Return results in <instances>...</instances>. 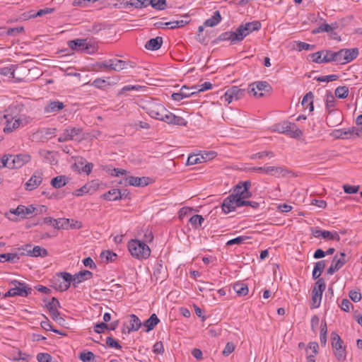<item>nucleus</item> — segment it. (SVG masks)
I'll use <instances>...</instances> for the list:
<instances>
[{
    "instance_id": "obj_9",
    "label": "nucleus",
    "mask_w": 362,
    "mask_h": 362,
    "mask_svg": "<svg viewBox=\"0 0 362 362\" xmlns=\"http://www.w3.org/2000/svg\"><path fill=\"white\" fill-rule=\"evenodd\" d=\"M335 106V98L332 95V92L328 91L326 94V109L327 110L329 115H337V119L335 122H327L329 126L334 127L340 124L342 122L341 115L339 113L334 112V107Z\"/></svg>"
},
{
    "instance_id": "obj_16",
    "label": "nucleus",
    "mask_w": 362,
    "mask_h": 362,
    "mask_svg": "<svg viewBox=\"0 0 362 362\" xmlns=\"http://www.w3.org/2000/svg\"><path fill=\"white\" fill-rule=\"evenodd\" d=\"M148 177L129 176L125 178V185H131L136 187H145L148 184Z\"/></svg>"
},
{
    "instance_id": "obj_45",
    "label": "nucleus",
    "mask_w": 362,
    "mask_h": 362,
    "mask_svg": "<svg viewBox=\"0 0 362 362\" xmlns=\"http://www.w3.org/2000/svg\"><path fill=\"white\" fill-rule=\"evenodd\" d=\"M33 257H46L48 254L47 250L40 246H35L32 249Z\"/></svg>"
},
{
    "instance_id": "obj_3",
    "label": "nucleus",
    "mask_w": 362,
    "mask_h": 362,
    "mask_svg": "<svg viewBox=\"0 0 362 362\" xmlns=\"http://www.w3.org/2000/svg\"><path fill=\"white\" fill-rule=\"evenodd\" d=\"M10 284L13 287L10 288L4 296V298L22 296L27 297L32 292V288L26 283L18 280H12Z\"/></svg>"
},
{
    "instance_id": "obj_33",
    "label": "nucleus",
    "mask_w": 362,
    "mask_h": 362,
    "mask_svg": "<svg viewBox=\"0 0 362 362\" xmlns=\"http://www.w3.org/2000/svg\"><path fill=\"white\" fill-rule=\"evenodd\" d=\"M159 322L160 320L157 315L156 314H152L151 317L144 322V327L147 328L146 332L152 330Z\"/></svg>"
},
{
    "instance_id": "obj_64",
    "label": "nucleus",
    "mask_w": 362,
    "mask_h": 362,
    "mask_svg": "<svg viewBox=\"0 0 362 362\" xmlns=\"http://www.w3.org/2000/svg\"><path fill=\"white\" fill-rule=\"evenodd\" d=\"M23 31L24 28L23 26H20L16 28H8L6 33L8 35L16 36L18 34L23 33Z\"/></svg>"
},
{
    "instance_id": "obj_62",
    "label": "nucleus",
    "mask_w": 362,
    "mask_h": 362,
    "mask_svg": "<svg viewBox=\"0 0 362 362\" xmlns=\"http://www.w3.org/2000/svg\"><path fill=\"white\" fill-rule=\"evenodd\" d=\"M337 28V23H334L332 25H329L327 23H322L320 25V30H321L322 32H330L332 31L334 29Z\"/></svg>"
},
{
    "instance_id": "obj_30",
    "label": "nucleus",
    "mask_w": 362,
    "mask_h": 362,
    "mask_svg": "<svg viewBox=\"0 0 362 362\" xmlns=\"http://www.w3.org/2000/svg\"><path fill=\"white\" fill-rule=\"evenodd\" d=\"M127 62L121 59H110V70L119 71L126 68Z\"/></svg>"
},
{
    "instance_id": "obj_40",
    "label": "nucleus",
    "mask_w": 362,
    "mask_h": 362,
    "mask_svg": "<svg viewBox=\"0 0 362 362\" xmlns=\"http://www.w3.org/2000/svg\"><path fill=\"white\" fill-rule=\"evenodd\" d=\"M335 96L338 98H346L349 95V88L347 86H339L335 89Z\"/></svg>"
},
{
    "instance_id": "obj_47",
    "label": "nucleus",
    "mask_w": 362,
    "mask_h": 362,
    "mask_svg": "<svg viewBox=\"0 0 362 362\" xmlns=\"http://www.w3.org/2000/svg\"><path fill=\"white\" fill-rule=\"evenodd\" d=\"M324 54H325V51L322 50V51H319V52L309 54V57L311 59V60L313 62L321 64V63H324V61H322Z\"/></svg>"
},
{
    "instance_id": "obj_25",
    "label": "nucleus",
    "mask_w": 362,
    "mask_h": 362,
    "mask_svg": "<svg viewBox=\"0 0 362 362\" xmlns=\"http://www.w3.org/2000/svg\"><path fill=\"white\" fill-rule=\"evenodd\" d=\"M358 49H344V57L345 64L349 63L355 59L358 55Z\"/></svg>"
},
{
    "instance_id": "obj_15",
    "label": "nucleus",
    "mask_w": 362,
    "mask_h": 362,
    "mask_svg": "<svg viewBox=\"0 0 362 362\" xmlns=\"http://www.w3.org/2000/svg\"><path fill=\"white\" fill-rule=\"evenodd\" d=\"M36 209V207L33 206V205H29L28 206L19 205L16 209H11L10 212L13 214L21 216L22 218H25L34 214Z\"/></svg>"
},
{
    "instance_id": "obj_37",
    "label": "nucleus",
    "mask_w": 362,
    "mask_h": 362,
    "mask_svg": "<svg viewBox=\"0 0 362 362\" xmlns=\"http://www.w3.org/2000/svg\"><path fill=\"white\" fill-rule=\"evenodd\" d=\"M66 184V177L64 175L57 176L52 179L51 185L53 187L59 189Z\"/></svg>"
},
{
    "instance_id": "obj_49",
    "label": "nucleus",
    "mask_w": 362,
    "mask_h": 362,
    "mask_svg": "<svg viewBox=\"0 0 362 362\" xmlns=\"http://www.w3.org/2000/svg\"><path fill=\"white\" fill-rule=\"evenodd\" d=\"M204 163L203 157L202 156H197V155H191L188 157L187 160V164L188 165H192L197 163Z\"/></svg>"
},
{
    "instance_id": "obj_8",
    "label": "nucleus",
    "mask_w": 362,
    "mask_h": 362,
    "mask_svg": "<svg viewBox=\"0 0 362 362\" xmlns=\"http://www.w3.org/2000/svg\"><path fill=\"white\" fill-rule=\"evenodd\" d=\"M261 28V23L258 21L241 24L238 28L239 38L242 41L246 36L253 31L259 30Z\"/></svg>"
},
{
    "instance_id": "obj_35",
    "label": "nucleus",
    "mask_w": 362,
    "mask_h": 362,
    "mask_svg": "<svg viewBox=\"0 0 362 362\" xmlns=\"http://www.w3.org/2000/svg\"><path fill=\"white\" fill-rule=\"evenodd\" d=\"M312 308H317L320 305L322 293H318L316 288H313L312 291Z\"/></svg>"
},
{
    "instance_id": "obj_53",
    "label": "nucleus",
    "mask_w": 362,
    "mask_h": 362,
    "mask_svg": "<svg viewBox=\"0 0 362 362\" xmlns=\"http://www.w3.org/2000/svg\"><path fill=\"white\" fill-rule=\"evenodd\" d=\"M269 157V158H274V152L272 151H262V152H259V153H255L253 154L251 158L252 159H262L264 157Z\"/></svg>"
},
{
    "instance_id": "obj_23",
    "label": "nucleus",
    "mask_w": 362,
    "mask_h": 362,
    "mask_svg": "<svg viewBox=\"0 0 362 362\" xmlns=\"http://www.w3.org/2000/svg\"><path fill=\"white\" fill-rule=\"evenodd\" d=\"M163 44V38L156 37L149 40L145 45V48L148 50H158Z\"/></svg>"
},
{
    "instance_id": "obj_28",
    "label": "nucleus",
    "mask_w": 362,
    "mask_h": 362,
    "mask_svg": "<svg viewBox=\"0 0 362 362\" xmlns=\"http://www.w3.org/2000/svg\"><path fill=\"white\" fill-rule=\"evenodd\" d=\"M221 19L222 18L220 12L218 11H216L214 12V14L211 18L204 21V25L208 27H214L221 22Z\"/></svg>"
},
{
    "instance_id": "obj_32",
    "label": "nucleus",
    "mask_w": 362,
    "mask_h": 362,
    "mask_svg": "<svg viewBox=\"0 0 362 362\" xmlns=\"http://www.w3.org/2000/svg\"><path fill=\"white\" fill-rule=\"evenodd\" d=\"M221 207L225 214L235 211L233 200L230 197V194L223 200Z\"/></svg>"
},
{
    "instance_id": "obj_39",
    "label": "nucleus",
    "mask_w": 362,
    "mask_h": 362,
    "mask_svg": "<svg viewBox=\"0 0 362 362\" xmlns=\"http://www.w3.org/2000/svg\"><path fill=\"white\" fill-rule=\"evenodd\" d=\"M19 259L18 253H5L0 255V262H17Z\"/></svg>"
},
{
    "instance_id": "obj_38",
    "label": "nucleus",
    "mask_w": 362,
    "mask_h": 362,
    "mask_svg": "<svg viewBox=\"0 0 362 362\" xmlns=\"http://www.w3.org/2000/svg\"><path fill=\"white\" fill-rule=\"evenodd\" d=\"M283 171L284 169L279 166H264V173L269 175L278 176L281 174Z\"/></svg>"
},
{
    "instance_id": "obj_26",
    "label": "nucleus",
    "mask_w": 362,
    "mask_h": 362,
    "mask_svg": "<svg viewBox=\"0 0 362 362\" xmlns=\"http://www.w3.org/2000/svg\"><path fill=\"white\" fill-rule=\"evenodd\" d=\"M340 257L338 258V256L337 255H336L333 259H332V261L331 262V264L337 269V270H339L346 263V259H345L346 257V254L343 252H340Z\"/></svg>"
},
{
    "instance_id": "obj_48",
    "label": "nucleus",
    "mask_w": 362,
    "mask_h": 362,
    "mask_svg": "<svg viewBox=\"0 0 362 362\" xmlns=\"http://www.w3.org/2000/svg\"><path fill=\"white\" fill-rule=\"evenodd\" d=\"M165 268L161 264H158L153 272V276H156V280L160 279L161 281L165 279V276H161L162 273L165 274Z\"/></svg>"
},
{
    "instance_id": "obj_10",
    "label": "nucleus",
    "mask_w": 362,
    "mask_h": 362,
    "mask_svg": "<svg viewBox=\"0 0 362 362\" xmlns=\"http://www.w3.org/2000/svg\"><path fill=\"white\" fill-rule=\"evenodd\" d=\"M245 95V90L240 88L238 86H232L228 88L221 99H224L228 103L234 100H238L243 98Z\"/></svg>"
},
{
    "instance_id": "obj_19",
    "label": "nucleus",
    "mask_w": 362,
    "mask_h": 362,
    "mask_svg": "<svg viewBox=\"0 0 362 362\" xmlns=\"http://www.w3.org/2000/svg\"><path fill=\"white\" fill-rule=\"evenodd\" d=\"M58 276L63 279V281L60 282L56 288L61 291L68 290L71 286V282H72V275L67 272H60Z\"/></svg>"
},
{
    "instance_id": "obj_6",
    "label": "nucleus",
    "mask_w": 362,
    "mask_h": 362,
    "mask_svg": "<svg viewBox=\"0 0 362 362\" xmlns=\"http://www.w3.org/2000/svg\"><path fill=\"white\" fill-rule=\"evenodd\" d=\"M69 47L72 50L85 52L86 53L93 52L95 47L90 44L88 39H76L68 42Z\"/></svg>"
},
{
    "instance_id": "obj_20",
    "label": "nucleus",
    "mask_w": 362,
    "mask_h": 362,
    "mask_svg": "<svg viewBox=\"0 0 362 362\" xmlns=\"http://www.w3.org/2000/svg\"><path fill=\"white\" fill-rule=\"evenodd\" d=\"M218 40H219V41L230 40L231 42V43H233V44H235L238 42H240V40L239 38V35H238L237 30L235 32L228 31V32H225V33L221 34L218 37Z\"/></svg>"
},
{
    "instance_id": "obj_50",
    "label": "nucleus",
    "mask_w": 362,
    "mask_h": 362,
    "mask_svg": "<svg viewBox=\"0 0 362 362\" xmlns=\"http://www.w3.org/2000/svg\"><path fill=\"white\" fill-rule=\"evenodd\" d=\"M79 358L83 362H92L95 358V354L91 351L81 352Z\"/></svg>"
},
{
    "instance_id": "obj_51",
    "label": "nucleus",
    "mask_w": 362,
    "mask_h": 362,
    "mask_svg": "<svg viewBox=\"0 0 362 362\" xmlns=\"http://www.w3.org/2000/svg\"><path fill=\"white\" fill-rule=\"evenodd\" d=\"M296 43L295 48L298 51L314 49L315 47L314 45H310L304 42L298 41Z\"/></svg>"
},
{
    "instance_id": "obj_2",
    "label": "nucleus",
    "mask_w": 362,
    "mask_h": 362,
    "mask_svg": "<svg viewBox=\"0 0 362 362\" xmlns=\"http://www.w3.org/2000/svg\"><path fill=\"white\" fill-rule=\"evenodd\" d=\"M144 109L150 117L164 122L165 117H167L169 112L163 105L156 100L148 102L144 107Z\"/></svg>"
},
{
    "instance_id": "obj_14",
    "label": "nucleus",
    "mask_w": 362,
    "mask_h": 362,
    "mask_svg": "<svg viewBox=\"0 0 362 362\" xmlns=\"http://www.w3.org/2000/svg\"><path fill=\"white\" fill-rule=\"evenodd\" d=\"M353 134L360 136L361 135V130L353 127L348 129H335L331 133V135L337 139H349Z\"/></svg>"
},
{
    "instance_id": "obj_11",
    "label": "nucleus",
    "mask_w": 362,
    "mask_h": 362,
    "mask_svg": "<svg viewBox=\"0 0 362 362\" xmlns=\"http://www.w3.org/2000/svg\"><path fill=\"white\" fill-rule=\"evenodd\" d=\"M11 161L9 163L10 169H18L31 160V156L29 153H23L16 155H11Z\"/></svg>"
},
{
    "instance_id": "obj_55",
    "label": "nucleus",
    "mask_w": 362,
    "mask_h": 362,
    "mask_svg": "<svg viewBox=\"0 0 362 362\" xmlns=\"http://www.w3.org/2000/svg\"><path fill=\"white\" fill-rule=\"evenodd\" d=\"M46 306L49 311H51L60 307V303L55 297H53L52 298L51 300L46 304Z\"/></svg>"
},
{
    "instance_id": "obj_21",
    "label": "nucleus",
    "mask_w": 362,
    "mask_h": 362,
    "mask_svg": "<svg viewBox=\"0 0 362 362\" xmlns=\"http://www.w3.org/2000/svg\"><path fill=\"white\" fill-rule=\"evenodd\" d=\"M64 105L60 101H50L45 107V113H53L62 110Z\"/></svg>"
},
{
    "instance_id": "obj_44",
    "label": "nucleus",
    "mask_w": 362,
    "mask_h": 362,
    "mask_svg": "<svg viewBox=\"0 0 362 362\" xmlns=\"http://www.w3.org/2000/svg\"><path fill=\"white\" fill-rule=\"evenodd\" d=\"M71 222L74 223V219L58 218V226L57 229H69L70 228Z\"/></svg>"
},
{
    "instance_id": "obj_54",
    "label": "nucleus",
    "mask_w": 362,
    "mask_h": 362,
    "mask_svg": "<svg viewBox=\"0 0 362 362\" xmlns=\"http://www.w3.org/2000/svg\"><path fill=\"white\" fill-rule=\"evenodd\" d=\"M325 288H326V284H325L324 279H322V278L317 279V281L315 284L313 288H316V290H317L318 293H320V292L323 293Z\"/></svg>"
},
{
    "instance_id": "obj_13",
    "label": "nucleus",
    "mask_w": 362,
    "mask_h": 362,
    "mask_svg": "<svg viewBox=\"0 0 362 362\" xmlns=\"http://www.w3.org/2000/svg\"><path fill=\"white\" fill-rule=\"evenodd\" d=\"M4 117L6 119V125L3 129L4 133L8 134L13 132L22 124V119L21 118H16V117H13L12 115H4Z\"/></svg>"
},
{
    "instance_id": "obj_56",
    "label": "nucleus",
    "mask_w": 362,
    "mask_h": 362,
    "mask_svg": "<svg viewBox=\"0 0 362 362\" xmlns=\"http://www.w3.org/2000/svg\"><path fill=\"white\" fill-rule=\"evenodd\" d=\"M249 238L247 236H239L235 238L231 239L226 243L227 245H240L243 243L246 240Z\"/></svg>"
},
{
    "instance_id": "obj_7",
    "label": "nucleus",
    "mask_w": 362,
    "mask_h": 362,
    "mask_svg": "<svg viewBox=\"0 0 362 362\" xmlns=\"http://www.w3.org/2000/svg\"><path fill=\"white\" fill-rule=\"evenodd\" d=\"M82 128L76 127H68L58 138L59 142L67 141H81L80 135L82 133Z\"/></svg>"
},
{
    "instance_id": "obj_5",
    "label": "nucleus",
    "mask_w": 362,
    "mask_h": 362,
    "mask_svg": "<svg viewBox=\"0 0 362 362\" xmlns=\"http://www.w3.org/2000/svg\"><path fill=\"white\" fill-rule=\"evenodd\" d=\"M332 346L334 356L338 361H345L346 358V347L344 341L339 334L335 332L331 334Z\"/></svg>"
},
{
    "instance_id": "obj_12",
    "label": "nucleus",
    "mask_w": 362,
    "mask_h": 362,
    "mask_svg": "<svg viewBox=\"0 0 362 362\" xmlns=\"http://www.w3.org/2000/svg\"><path fill=\"white\" fill-rule=\"evenodd\" d=\"M43 172L39 169L35 170L31 177L25 182V189L28 191H32L36 189L42 182Z\"/></svg>"
},
{
    "instance_id": "obj_41",
    "label": "nucleus",
    "mask_w": 362,
    "mask_h": 362,
    "mask_svg": "<svg viewBox=\"0 0 362 362\" xmlns=\"http://www.w3.org/2000/svg\"><path fill=\"white\" fill-rule=\"evenodd\" d=\"M117 254L110 250L103 251L100 254V258L105 259V262H113L117 257Z\"/></svg>"
},
{
    "instance_id": "obj_60",
    "label": "nucleus",
    "mask_w": 362,
    "mask_h": 362,
    "mask_svg": "<svg viewBox=\"0 0 362 362\" xmlns=\"http://www.w3.org/2000/svg\"><path fill=\"white\" fill-rule=\"evenodd\" d=\"M52 357L47 353H40L37 355L38 362H51Z\"/></svg>"
},
{
    "instance_id": "obj_24",
    "label": "nucleus",
    "mask_w": 362,
    "mask_h": 362,
    "mask_svg": "<svg viewBox=\"0 0 362 362\" xmlns=\"http://www.w3.org/2000/svg\"><path fill=\"white\" fill-rule=\"evenodd\" d=\"M122 191L118 189H112L102 195V197L108 201L121 199Z\"/></svg>"
},
{
    "instance_id": "obj_34",
    "label": "nucleus",
    "mask_w": 362,
    "mask_h": 362,
    "mask_svg": "<svg viewBox=\"0 0 362 362\" xmlns=\"http://www.w3.org/2000/svg\"><path fill=\"white\" fill-rule=\"evenodd\" d=\"M146 7L151 5L153 8L163 11L166 8V0H147Z\"/></svg>"
},
{
    "instance_id": "obj_63",
    "label": "nucleus",
    "mask_w": 362,
    "mask_h": 362,
    "mask_svg": "<svg viewBox=\"0 0 362 362\" xmlns=\"http://www.w3.org/2000/svg\"><path fill=\"white\" fill-rule=\"evenodd\" d=\"M334 62H337V63H339V64H345V62H344V59H343V57H344V49H340L338 52H334Z\"/></svg>"
},
{
    "instance_id": "obj_58",
    "label": "nucleus",
    "mask_w": 362,
    "mask_h": 362,
    "mask_svg": "<svg viewBox=\"0 0 362 362\" xmlns=\"http://www.w3.org/2000/svg\"><path fill=\"white\" fill-rule=\"evenodd\" d=\"M106 344L110 348H115L117 349L122 348L119 342L112 337H107L106 338Z\"/></svg>"
},
{
    "instance_id": "obj_31",
    "label": "nucleus",
    "mask_w": 362,
    "mask_h": 362,
    "mask_svg": "<svg viewBox=\"0 0 362 362\" xmlns=\"http://www.w3.org/2000/svg\"><path fill=\"white\" fill-rule=\"evenodd\" d=\"M129 324L130 326L128 327V333L130 332L137 331L141 326V322L139 318L134 314L130 315Z\"/></svg>"
},
{
    "instance_id": "obj_52",
    "label": "nucleus",
    "mask_w": 362,
    "mask_h": 362,
    "mask_svg": "<svg viewBox=\"0 0 362 362\" xmlns=\"http://www.w3.org/2000/svg\"><path fill=\"white\" fill-rule=\"evenodd\" d=\"M258 91H269L271 86L267 81H257L254 83Z\"/></svg>"
},
{
    "instance_id": "obj_29",
    "label": "nucleus",
    "mask_w": 362,
    "mask_h": 362,
    "mask_svg": "<svg viewBox=\"0 0 362 362\" xmlns=\"http://www.w3.org/2000/svg\"><path fill=\"white\" fill-rule=\"evenodd\" d=\"M325 265L326 264L325 260H320L315 263L312 274V277L313 279L316 280L320 278L322 272L325 268Z\"/></svg>"
},
{
    "instance_id": "obj_46",
    "label": "nucleus",
    "mask_w": 362,
    "mask_h": 362,
    "mask_svg": "<svg viewBox=\"0 0 362 362\" xmlns=\"http://www.w3.org/2000/svg\"><path fill=\"white\" fill-rule=\"evenodd\" d=\"M189 20H180L165 23V25L169 26L170 28L174 29L177 28H181L188 24Z\"/></svg>"
},
{
    "instance_id": "obj_18",
    "label": "nucleus",
    "mask_w": 362,
    "mask_h": 362,
    "mask_svg": "<svg viewBox=\"0 0 362 362\" xmlns=\"http://www.w3.org/2000/svg\"><path fill=\"white\" fill-rule=\"evenodd\" d=\"M165 117V122L168 124H174L183 127H185L187 124V122L185 118L177 116L170 111L168 112L167 117Z\"/></svg>"
},
{
    "instance_id": "obj_42",
    "label": "nucleus",
    "mask_w": 362,
    "mask_h": 362,
    "mask_svg": "<svg viewBox=\"0 0 362 362\" xmlns=\"http://www.w3.org/2000/svg\"><path fill=\"white\" fill-rule=\"evenodd\" d=\"M204 219L201 215H194L189 218V222L194 228L201 227Z\"/></svg>"
},
{
    "instance_id": "obj_43",
    "label": "nucleus",
    "mask_w": 362,
    "mask_h": 362,
    "mask_svg": "<svg viewBox=\"0 0 362 362\" xmlns=\"http://www.w3.org/2000/svg\"><path fill=\"white\" fill-rule=\"evenodd\" d=\"M147 0H128L126 2L127 6H134L136 8H141L146 7Z\"/></svg>"
},
{
    "instance_id": "obj_57",
    "label": "nucleus",
    "mask_w": 362,
    "mask_h": 362,
    "mask_svg": "<svg viewBox=\"0 0 362 362\" xmlns=\"http://www.w3.org/2000/svg\"><path fill=\"white\" fill-rule=\"evenodd\" d=\"M111 65H110V59L97 62L95 64V68L98 70H107L110 69Z\"/></svg>"
},
{
    "instance_id": "obj_22",
    "label": "nucleus",
    "mask_w": 362,
    "mask_h": 362,
    "mask_svg": "<svg viewBox=\"0 0 362 362\" xmlns=\"http://www.w3.org/2000/svg\"><path fill=\"white\" fill-rule=\"evenodd\" d=\"M189 89L187 88V86H183L179 92L174 93L171 95V98L175 101H180L183 98H189L192 95V93H188Z\"/></svg>"
},
{
    "instance_id": "obj_61",
    "label": "nucleus",
    "mask_w": 362,
    "mask_h": 362,
    "mask_svg": "<svg viewBox=\"0 0 362 362\" xmlns=\"http://www.w3.org/2000/svg\"><path fill=\"white\" fill-rule=\"evenodd\" d=\"M49 315H50L51 317L54 321H56L58 323H59L60 325L62 324V322L65 321L64 318H62V317H61L59 316V313L57 310V309L54 310H51V311H49Z\"/></svg>"
},
{
    "instance_id": "obj_17",
    "label": "nucleus",
    "mask_w": 362,
    "mask_h": 362,
    "mask_svg": "<svg viewBox=\"0 0 362 362\" xmlns=\"http://www.w3.org/2000/svg\"><path fill=\"white\" fill-rule=\"evenodd\" d=\"M93 276V273L88 270H83L72 276V283L73 286L76 288L77 285L86 280H88L91 279Z\"/></svg>"
},
{
    "instance_id": "obj_36",
    "label": "nucleus",
    "mask_w": 362,
    "mask_h": 362,
    "mask_svg": "<svg viewBox=\"0 0 362 362\" xmlns=\"http://www.w3.org/2000/svg\"><path fill=\"white\" fill-rule=\"evenodd\" d=\"M233 289L240 296H245L248 293V287L245 284L238 282L233 285Z\"/></svg>"
},
{
    "instance_id": "obj_1",
    "label": "nucleus",
    "mask_w": 362,
    "mask_h": 362,
    "mask_svg": "<svg viewBox=\"0 0 362 362\" xmlns=\"http://www.w3.org/2000/svg\"><path fill=\"white\" fill-rule=\"evenodd\" d=\"M128 249L131 255L138 259H147L151 255V249L144 242L132 239L128 243Z\"/></svg>"
},
{
    "instance_id": "obj_4",
    "label": "nucleus",
    "mask_w": 362,
    "mask_h": 362,
    "mask_svg": "<svg viewBox=\"0 0 362 362\" xmlns=\"http://www.w3.org/2000/svg\"><path fill=\"white\" fill-rule=\"evenodd\" d=\"M274 127V131L286 134L291 138L298 139L303 135V132L293 122L285 121L275 124Z\"/></svg>"
},
{
    "instance_id": "obj_27",
    "label": "nucleus",
    "mask_w": 362,
    "mask_h": 362,
    "mask_svg": "<svg viewBox=\"0 0 362 362\" xmlns=\"http://www.w3.org/2000/svg\"><path fill=\"white\" fill-rule=\"evenodd\" d=\"M313 98L314 95L310 91L303 96L301 102L302 105L306 108H309L310 112H313L314 110Z\"/></svg>"
},
{
    "instance_id": "obj_59",
    "label": "nucleus",
    "mask_w": 362,
    "mask_h": 362,
    "mask_svg": "<svg viewBox=\"0 0 362 362\" xmlns=\"http://www.w3.org/2000/svg\"><path fill=\"white\" fill-rule=\"evenodd\" d=\"M325 54H323L322 61H324V63H328L331 62H334V52L329 50H324Z\"/></svg>"
}]
</instances>
